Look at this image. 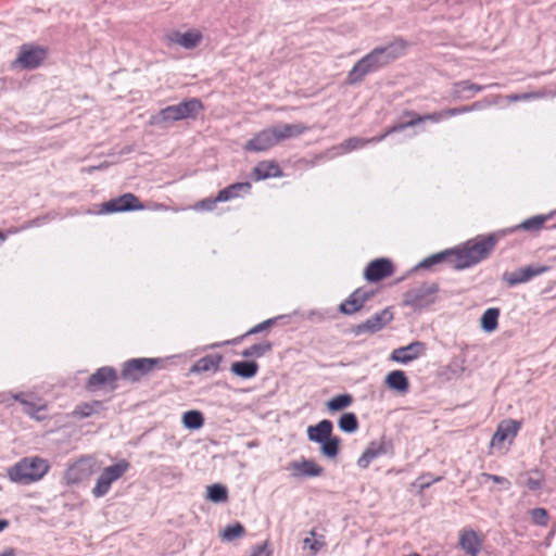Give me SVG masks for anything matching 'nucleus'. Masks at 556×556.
Segmentation results:
<instances>
[{"label":"nucleus","instance_id":"nucleus-1","mask_svg":"<svg viewBox=\"0 0 556 556\" xmlns=\"http://www.w3.org/2000/svg\"><path fill=\"white\" fill-rule=\"evenodd\" d=\"M500 233L478 236L465 243L438 252L441 263H448L455 270L472 267L486 260L497 244Z\"/></svg>","mask_w":556,"mask_h":556},{"label":"nucleus","instance_id":"nucleus-2","mask_svg":"<svg viewBox=\"0 0 556 556\" xmlns=\"http://www.w3.org/2000/svg\"><path fill=\"white\" fill-rule=\"evenodd\" d=\"M405 48L404 42H391L387 46H381L372 49L365 56L359 59L352 70L348 73L346 84L357 85L371 73H375L391 62L395 61L403 53Z\"/></svg>","mask_w":556,"mask_h":556},{"label":"nucleus","instance_id":"nucleus-3","mask_svg":"<svg viewBox=\"0 0 556 556\" xmlns=\"http://www.w3.org/2000/svg\"><path fill=\"white\" fill-rule=\"evenodd\" d=\"M50 470L47 459L39 456H27L9 467L8 478L17 484L28 485L41 480Z\"/></svg>","mask_w":556,"mask_h":556},{"label":"nucleus","instance_id":"nucleus-4","mask_svg":"<svg viewBox=\"0 0 556 556\" xmlns=\"http://www.w3.org/2000/svg\"><path fill=\"white\" fill-rule=\"evenodd\" d=\"M333 424L323 419L316 425L307 427L306 434L311 442L319 444L320 454L327 459H334L341 451V438L333 435Z\"/></svg>","mask_w":556,"mask_h":556},{"label":"nucleus","instance_id":"nucleus-5","mask_svg":"<svg viewBox=\"0 0 556 556\" xmlns=\"http://www.w3.org/2000/svg\"><path fill=\"white\" fill-rule=\"evenodd\" d=\"M173 358L174 356L130 358L123 364L121 376L124 380L139 382L154 370L166 369Z\"/></svg>","mask_w":556,"mask_h":556},{"label":"nucleus","instance_id":"nucleus-6","mask_svg":"<svg viewBox=\"0 0 556 556\" xmlns=\"http://www.w3.org/2000/svg\"><path fill=\"white\" fill-rule=\"evenodd\" d=\"M440 291L437 282H422L419 286L407 290L403 294L402 303L404 306L414 311H421L438 301V292Z\"/></svg>","mask_w":556,"mask_h":556},{"label":"nucleus","instance_id":"nucleus-7","mask_svg":"<svg viewBox=\"0 0 556 556\" xmlns=\"http://www.w3.org/2000/svg\"><path fill=\"white\" fill-rule=\"evenodd\" d=\"M48 48L34 43H24L20 48L18 55L14 61V65H17L22 70L26 71L36 70L48 58Z\"/></svg>","mask_w":556,"mask_h":556},{"label":"nucleus","instance_id":"nucleus-8","mask_svg":"<svg viewBox=\"0 0 556 556\" xmlns=\"http://www.w3.org/2000/svg\"><path fill=\"white\" fill-rule=\"evenodd\" d=\"M393 318L394 316L391 307H386L382 311L375 313L364 323L353 325L351 327V332L356 337L363 333L374 334L383 329L387 325H389L393 320Z\"/></svg>","mask_w":556,"mask_h":556},{"label":"nucleus","instance_id":"nucleus-9","mask_svg":"<svg viewBox=\"0 0 556 556\" xmlns=\"http://www.w3.org/2000/svg\"><path fill=\"white\" fill-rule=\"evenodd\" d=\"M393 318L394 316L391 307H386L382 311L375 313L364 323L353 325L351 327V332L356 337L363 333L374 334L383 329L387 325H389L393 320Z\"/></svg>","mask_w":556,"mask_h":556},{"label":"nucleus","instance_id":"nucleus-10","mask_svg":"<svg viewBox=\"0 0 556 556\" xmlns=\"http://www.w3.org/2000/svg\"><path fill=\"white\" fill-rule=\"evenodd\" d=\"M393 318L394 316L391 307H386L382 311L375 313L364 323L353 325L351 327V332L356 337L363 333L374 334L383 329L387 325H389L393 320Z\"/></svg>","mask_w":556,"mask_h":556},{"label":"nucleus","instance_id":"nucleus-11","mask_svg":"<svg viewBox=\"0 0 556 556\" xmlns=\"http://www.w3.org/2000/svg\"><path fill=\"white\" fill-rule=\"evenodd\" d=\"M94 472V460L90 456H83L72 464L64 473L66 484H78L87 479Z\"/></svg>","mask_w":556,"mask_h":556},{"label":"nucleus","instance_id":"nucleus-12","mask_svg":"<svg viewBox=\"0 0 556 556\" xmlns=\"http://www.w3.org/2000/svg\"><path fill=\"white\" fill-rule=\"evenodd\" d=\"M142 208L143 205L140 203L139 199L134 193L128 192L102 203L101 212L112 214Z\"/></svg>","mask_w":556,"mask_h":556},{"label":"nucleus","instance_id":"nucleus-13","mask_svg":"<svg viewBox=\"0 0 556 556\" xmlns=\"http://www.w3.org/2000/svg\"><path fill=\"white\" fill-rule=\"evenodd\" d=\"M394 273V265L391 260L386 257L376 258L367 264L364 270L366 281L379 282Z\"/></svg>","mask_w":556,"mask_h":556},{"label":"nucleus","instance_id":"nucleus-14","mask_svg":"<svg viewBox=\"0 0 556 556\" xmlns=\"http://www.w3.org/2000/svg\"><path fill=\"white\" fill-rule=\"evenodd\" d=\"M118 374L114 367L103 366L97 369L87 381L88 390H97L99 388L109 386L110 390L114 391L117 389Z\"/></svg>","mask_w":556,"mask_h":556},{"label":"nucleus","instance_id":"nucleus-15","mask_svg":"<svg viewBox=\"0 0 556 556\" xmlns=\"http://www.w3.org/2000/svg\"><path fill=\"white\" fill-rule=\"evenodd\" d=\"M404 115L410 117V119L406 122H401L389 127V132H400L408 127H414L426 121L438 123L444 118L451 117L450 114L447 113V109L425 115H419L415 111H405Z\"/></svg>","mask_w":556,"mask_h":556},{"label":"nucleus","instance_id":"nucleus-16","mask_svg":"<svg viewBox=\"0 0 556 556\" xmlns=\"http://www.w3.org/2000/svg\"><path fill=\"white\" fill-rule=\"evenodd\" d=\"M278 144L274 127H267L255 134L243 147L245 151L262 152Z\"/></svg>","mask_w":556,"mask_h":556},{"label":"nucleus","instance_id":"nucleus-17","mask_svg":"<svg viewBox=\"0 0 556 556\" xmlns=\"http://www.w3.org/2000/svg\"><path fill=\"white\" fill-rule=\"evenodd\" d=\"M554 214L555 213H551L548 215H535V216H532V217L523 220L521 224H519L517 226L500 229L497 231H494L493 233H500V236L497 238V242H498L501 239H503L507 235L513 233L519 229H522L528 232H535V231H539L544 226V224L554 216Z\"/></svg>","mask_w":556,"mask_h":556},{"label":"nucleus","instance_id":"nucleus-18","mask_svg":"<svg viewBox=\"0 0 556 556\" xmlns=\"http://www.w3.org/2000/svg\"><path fill=\"white\" fill-rule=\"evenodd\" d=\"M521 427V422L515 419H506L497 425L492 437L491 445H501L505 440L515 438Z\"/></svg>","mask_w":556,"mask_h":556},{"label":"nucleus","instance_id":"nucleus-19","mask_svg":"<svg viewBox=\"0 0 556 556\" xmlns=\"http://www.w3.org/2000/svg\"><path fill=\"white\" fill-rule=\"evenodd\" d=\"M488 86L471 83L470 80H459L452 85L451 97L454 100H469L478 92L484 90Z\"/></svg>","mask_w":556,"mask_h":556},{"label":"nucleus","instance_id":"nucleus-20","mask_svg":"<svg viewBox=\"0 0 556 556\" xmlns=\"http://www.w3.org/2000/svg\"><path fill=\"white\" fill-rule=\"evenodd\" d=\"M425 350V343L420 341H414L406 346H402L395 349L391 354V359L401 363L407 364L414 359H416Z\"/></svg>","mask_w":556,"mask_h":556},{"label":"nucleus","instance_id":"nucleus-21","mask_svg":"<svg viewBox=\"0 0 556 556\" xmlns=\"http://www.w3.org/2000/svg\"><path fill=\"white\" fill-rule=\"evenodd\" d=\"M386 453L387 443L383 439L380 442L372 441L357 459V466L362 469H366L374 459L384 455Z\"/></svg>","mask_w":556,"mask_h":556},{"label":"nucleus","instance_id":"nucleus-22","mask_svg":"<svg viewBox=\"0 0 556 556\" xmlns=\"http://www.w3.org/2000/svg\"><path fill=\"white\" fill-rule=\"evenodd\" d=\"M175 108L177 110L179 121L188 118L195 119L204 109L202 101L198 98L186 99L180 103L175 104Z\"/></svg>","mask_w":556,"mask_h":556},{"label":"nucleus","instance_id":"nucleus-23","mask_svg":"<svg viewBox=\"0 0 556 556\" xmlns=\"http://www.w3.org/2000/svg\"><path fill=\"white\" fill-rule=\"evenodd\" d=\"M224 356L219 353L208 354L201 358H199L190 368V374H201L213 371L216 372L219 370L220 363L223 362Z\"/></svg>","mask_w":556,"mask_h":556},{"label":"nucleus","instance_id":"nucleus-24","mask_svg":"<svg viewBox=\"0 0 556 556\" xmlns=\"http://www.w3.org/2000/svg\"><path fill=\"white\" fill-rule=\"evenodd\" d=\"M253 174L256 180L279 178L283 176L282 169L275 160L258 162L253 169Z\"/></svg>","mask_w":556,"mask_h":556},{"label":"nucleus","instance_id":"nucleus-25","mask_svg":"<svg viewBox=\"0 0 556 556\" xmlns=\"http://www.w3.org/2000/svg\"><path fill=\"white\" fill-rule=\"evenodd\" d=\"M384 384L393 391L405 394L409 391L410 384L405 371L395 369L384 378Z\"/></svg>","mask_w":556,"mask_h":556},{"label":"nucleus","instance_id":"nucleus-26","mask_svg":"<svg viewBox=\"0 0 556 556\" xmlns=\"http://www.w3.org/2000/svg\"><path fill=\"white\" fill-rule=\"evenodd\" d=\"M290 467L295 471V477H318L325 469L313 459L303 458L301 462H292Z\"/></svg>","mask_w":556,"mask_h":556},{"label":"nucleus","instance_id":"nucleus-27","mask_svg":"<svg viewBox=\"0 0 556 556\" xmlns=\"http://www.w3.org/2000/svg\"><path fill=\"white\" fill-rule=\"evenodd\" d=\"M252 185L249 181L235 182L222 189L217 193V200L227 202L251 192Z\"/></svg>","mask_w":556,"mask_h":556},{"label":"nucleus","instance_id":"nucleus-28","mask_svg":"<svg viewBox=\"0 0 556 556\" xmlns=\"http://www.w3.org/2000/svg\"><path fill=\"white\" fill-rule=\"evenodd\" d=\"M174 122H179L175 105H168L152 114L149 118L150 126L167 127Z\"/></svg>","mask_w":556,"mask_h":556},{"label":"nucleus","instance_id":"nucleus-29","mask_svg":"<svg viewBox=\"0 0 556 556\" xmlns=\"http://www.w3.org/2000/svg\"><path fill=\"white\" fill-rule=\"evenodd\" d=\"M260 365L253 359L233 362L230 371L242 379H251L257 375Z\"/></svg>","mask_w":556,"mask_h":556},{"label":"nucleus","instance_id":"nucleus-30","mask_svg":"<svg viewBox=\"0 0 556 556\" xmlns=\"http://www.w3.org/2000/svg\"><path fill=\"white\" fill-rule=\"evenodd\" d=\"M278 143L294 137H299L307 130L303 124H278L273 126Z\"/></svg>","mask_w":556,"mask_h":556},{"label":"nucleus","instance_id":"nucleus-31","mask_svg":"<svg viewBox=\"0 0 556 556\" xmlns=\"http://www.w3.org/2000/svg\"><path fill=\"white\" fill-rule=\"evenodd\" d=\"M393 132H389V128H387L381 135L375 136L368 139L359 138V137H351L343 141L342 147L346 152L362 149L366 147L369 143H378L382 140H384L388 136L392 135Z\"/></svg>","mask_w":556,"mask_h":556},{"label":"nucleus","instance_id":"nucleus-32","mask_svg":"<svg viewBox=\"0 0 556 556\" xmlns=\"http://www.w3.org/2000/svg\"><path fill=\"white\" fill-rule=\"evenodd\" d=\"M128 468L129 463L125 459H122L118 463L104 468L99 477L105 480V482L112 484L114 481L119 479Z\"/></svg>","mask_w":556,"mask_h":556},{"label":"nucleus","instance_id":"nucleus-33","mask_svg":"<svg viewBox=\"0 0 556 556\" xmlns=\"http://www.w3.org/2000/svg\"><path fill=\"white\" fill-rule=\"evenodd\" d=\"M501 311L497 307H490L484 311L480 318V327L484 332L491 333L498 327Z\"/></svg>","mask_w":556,"mask_h":556},{"label":"nucleus","instance_id":"nucleus-34","mask_svg":"<svg viewBox=\"0 0 556 556\" xmlns=\"http://www.w3.org/2000/svg\"><path fill=\"white\" fill-rule=\"evenodd\" d=\"M459 545L469 555L476 556L479 552L481 541L473 530L464 531L459 539Z\"/></svg>","mask_w":556,"mask_h":556},{"label":"nucleus","instance_id":"nucleus-35","mask_svg":"<svg viewBox=\"0 0 556 556\" xmlns=\"http://www.w3.org/2000/svg\"><path fill=\"white\" fill-rule=\"evenodd\" d=\"M202 40V35L199 31H186V33H176L173 41L180 45L185 49H193L195 48Z\"/></svg>","mask_w":556,"mask_h":556},{"label":"nucleus","instance_id":"nucleus-36","mask_svg":"<svg viewBox=\"0 0 556 556\" xmlns=\"http://www.w3.org/2000/svg\"><path fill=\"white\" fill-rule=\"evenodd\" d=\"M182 425L188 430H199L204 425V416L200 410H187L182 415Z\"/></svg>","mask_w":556,"mask_h":556},{"label":"nucleus","instance_id":"nucleus-37","mask_svg":"<svg viewBox=\"0 0 556 556\" xmlns=\"http://www.w3.org/2000/svg\"><path fill=\"white\" fill-rule=\"evenodd\" d=\"M206 498L219 504L228 501V489L222 483H214L206 489Z\"/></svg>","mask_w":556,"mask_h":556},{"label":"nucleus","instance_id":"nucleus-38","mask_svg":"<svg viewBox=\"0 0 556 556\" xmlns=\"http://www.w3.org/2000/svg\"><path fill=\"white\" fill-rule=\"evenodd\" d=\"M274 344L269 341H263L261 343H255L241 352L242 357L252 358V357H262L266 353L273 350Z\"/></svg>","mask_w":556,"mask_h":556},{"label":"nucleus","instance_id":"nucleus-39","mask_svg":"<svg viewBox=\"0 0 556 556\" xmlns=\"http://www.w3.org/2000/svg\"><path fill=\"white\" fill-rule=\"evenodd\" d=\"M338 427L345 433L356 432L359 427L357 416L352 412L343 413L338 420Z\"/></svg>","mask_w":556,"mask_h":556},{"label":"nucleus","instance_id":"nucleus-40","mask_svg":"<svg viewBox=\"0 0 556 556\" xmlns=\"http://www.w3.org/2000/svg\"><path fill=\"white\" fill-rule=\"evenodd\" d=\"M102 408L101 401H92L90 403L83 402L74 408L72 415L75 418L83 419L91 416L94 412Z\"/></svg>","mask_w":556,"mask_h":556},{"label":"nucleus","instance_id":"nucleus-41","mask_svg":"<svg viewBox=\"0 0 556 556\" xmlns=\"http://www.w3.org/2000/svg\"><path fill=\"white\" fill-rule=\"evenodd\" d=\"M277 319H278L277 317L268 318V319L255 325L254 327H252L244 334L237 337L232 340H228V341L224 342V344H239L243 340V338H245L248 336L260 333V332L270 328L271 326H274L276 324Z\"/></svg>","mask_w":556,"mask_h":556},{"label":"nucleus","instance_id":"nucleus-42","mask_svg":"<svg viewBox=\"0 0 556 556\" xmlns=\"http://www.w3.org/2000/svg\"><path fill=\"white\" fill-rule=\"evenodd\" d=\"M353 402V396L349 393L339 394L333 396L327 402V408L331 413L343 410L349 407Z\"/></svg>","mask_w":556,"mask_h":556},{"label":"nucleus","instance_id":"nucleus-43","mask_svg":"<svg viewBox=\"0 0 556 556\" xmlns=\"http://www.w3.org/2000/svg\"><path fill=\"white\" fill-rule=\"evenodd\" d=\"M362 305L358 302V299L354 295L352 292L348 299H345L340 305H339V312L343 315H353L362 309Z\"/></svg>","mask_w":556,"mask_h":556},{"label":"nucleus","instance_id":"nucleus-44","mask_svg":"<svg viewBox=\"0 0 556 556\" xmlns=\"http://www.w3.org/2000/svg\"><path fill=\"white\" fill-rule=\"evenodd\" d=\"M551 270V266L544 265H528L526 267L520 268V274L522 275V279L525 282L529 281L533 277L542 275L546 271Z\"/></svg>","mask_w":556,"mask_h":556},{"label":"nucleus","instance_id":"nucleus-45","mask_svg":"<svg viewBox=\"0 0 556 556\" xmlns=\"http://www.w3.org/2000/svg\"><path fill=\"white\" fill-rule=\"evenodd\" d=\"M245 532V528L240 522H235L232 525H228L223 531V539L225 541L231 542L240 536H242Z\"/></svg>","mask_w":556,"mask_h":556},{"label":"nucleus","instance_id":"nucleus-46","mask_svg":"<svg viewBox=\"0 0 556 556\" xmlns=\"http://www.w3.org/2000/svg\"><path fill=\"white\" fill-rule=\"evenodd\" d=\"M309 534L311 538H305L303 540L304 548L307 547L313 552V554H317L326 545V542L324 541V536L316 539L315 529H313Z\"/></svg>","mask_w":556,"mask_h":556},{"label":"nucleus","instance_id":"nucleus-47","mask_svg":"<svg viewBox=\"0 0 556 556\" xmlns=\"http://www.w3.org/2000/svg\"><path fill=\"white\" fill-rule=\"evenodd\" d=\"M529 514H530L531 520L534 525L540 526V527L547 526L548 513L545 508H542V507L532 508L529 511Z\"/></svg>","mask_w":556,"mask_h":556},{"label":"nucleus","instance_id":"nucleus-48","mask_svg":"<svg viewBox=\"0 0 556 556\" xmlns=\"http://www.w3.org/2000/svg\"><path fill=\"white\" fill-rule=\"evenodd\" d=\"M502 280L505 281L508 287H515L517 285L525 283L522 275L520 274V268L516 269L515 271H505L502 275Z\"/></svg>","mask_w":556,"mask_h":556},{"label":"nucleus","instance_id":"nucleus-49","mask_svg":"<svg viewBox=\"0 0 556 556\" xmlns=\"http://www.w3.org/2000/svg\"><path fill=\"white\" fill-rule=\"evenodd\" d=\"M441 256L439 253H434L432 255H429L428 257L424 258L420 263H418L414 268L413 271H416L418 269H430L435 265L441 264Z\"/></svg>","mask_w":556,"mask_h":556},{"label":"nucleus","instance_id":"nucleus-50","mask_svg":"<svg viewBox=\"0 0 556 556\" xmlns=\"http://www.w3.org/2000/svg\"><path fill=\"white\" fill-rule=\"evenodd\" d=\"M219 202H222V200H217V195L215 198H205L194 204V210L213 211Z\"/></svg>","mask_w":556,"mask_h":556},{"label":"nucleus","instance_id":"nucleus-51","mask_svg":"<svg viewBox=\"0 0 556 556\" xmlns=\"http://www.w3.org/2000/svg\"><path fill=\"white\" fill-rule=\"evenodd\" d=\"M110 488L111 484L99 477L94 488L92 489V494L94 497H102L110 491Z\"/></svg>","mask_w":556,"mask_h":556},{"label":"nucleus","instance_id":"nucleus-52","mask_svg":"<svg viewBox=\"0 0 556 556\" xmlns=\"http://www.w3.org/2000/svg\"><path fill=\"white\" fill-rule=\"evenodd\" d=\"M354 295L358 299V302L361 303L362 307H364L365 303L374 298L375 291L368 290L366 288H357L353 291Z\"/></svg>","mask_w":556,"mask_h":556},{"label":"nucleus","instance_id":"nucleus-53","mask_svg":"<svg viewBox=\"0 0 556 556\" xmlns=\"http://www.w3.org/2000/svg\"><path fill=\"white\" fill-rule=\"evenodd\" d=\"M481 477L486 480H492L494 483L503 485L505 490H508L511 485L510 481L502 476L483 472L481 473Z\"/></svg>","mask_w":556,"mask_h":556},{"label":"nucleus","instance_id":"nucleus-54","mask_svg":"<svg viewBox=\"0 0 556 556\" xmlns=\"http://www.w3.org/2000/svg\"><path fill=\"white\" fill-rule=\"evenodd\" d=\"M544 483L543 477L540 475L539 478L528 477L525 485L529 491H539L542 489Z\"/></svg>","mask_w":556,"mask_h":556},{"label":"nucleus","instance_id":"nucleus-55","mask_svg":"<svg viewBox=\"0 0 556 556\" xmlns=\"http://www.w3.org/2000/svg\"><path fill=\"white\" fill-rule=\"evenodd\" d=\"M22 404L24 405V412L29 415L30 417L37 418L36 413L40 409L35 403L29 401H22Z\"/></svg>","mask_w":556,"mask_h":556},{"label":"nucleus","instance_id":"nucleus-56","mask_svg":"<svg viewBox=\"0 0 556 556\" xmlns=\"http://www.w3.org/2000/svg\"><path fill=\"white\" fill-rule=\"evenodd\" d=\"M441 479H442L441 477L431 479L430 475H422L418 478L417 481L419 482V486L421 489H426V488L430 486L433 482L440 481Z\"/></svg>","mask_w":556,"mask_h":556},{"label":"nucleus","instance_id":"nucleus-57","mask_svg":"<svg viewBox=\"0 0 556 556\" xmlns=\"http://www.w3.org/2000/svg\"><path fill=\"white\" fill-rule=\"evenodd\" d=\"M469 112H472L471 111V105H464V106H459V108H450L447 109V113L450 114V116H456V115H460V114H464V113H469Z\"/></svg>","mask_w":556,"mask_h":556},{"label":"nucleus","instance_id":"nucleus-58","mask_svg":"<svg viewBox=\"0 0 556 556\" xmlns=\"http://www.w3.org/2000/svg\"><path fill=\"white\" fill-rule=\"evenodd\" d=\"M490 102L488 100H479V101H476L473 102L471 105V111H479V110H483L488 106H490Z\"/></svg>","mask_w":556,"mask_h":556},{"label":"nucleus","instance_id":"nucleus-59","mask_svg":"<svg viewBox=\"0 0 556 556\" xmlns=\"http://www.w3.org/2000/svg\"><path fill=\"white\" fill-rule=\"evenodd\" d=\"M266 544L256 545L253 548V553L251 556H263L265 554Z\"/></svg>","mask_w":556,"mask_h":556},{"label":"nucleus","instance_id":"nucleus-60","mask_svg":"<svg viewBox=\"0 0 556 556\" xmlns=\"http://www.w3.org/2000/svg\"><path fill=\"white\" fill-rule=\"evenodd\" d=\"M108 166H109V163H108V162H103V163H101V164H100V165H98V166H90V167L88 168V172H89V173H92L93 170L104 169V168H106Z\"/></svg>","mask_w":556,"mask_h":556},{"label":"nucleus","instance_id":"nucleus-61","mask_svg":"<svg viewBox=\"0 0 556 556\" xmlns=\"http://www.w3.org/2000/svg\"><path fill=\"white\" fill-rule=\"evenodd\" d=\"M10 525V521L8 519H0V532H2L4 529H7Z\"/></svg>","mask_w":556,"mask_h":556},{"label":"nucleus","instance_id":"nucleus-62","mask_svg":"<svg viewBox=\"0 0 556 556\" xmlns=\"http://www.w3.org/2000/svg\"><path fill=\"white\" fill-rule=\"evenodd\" d=\"M0 556H15V553L13 548H8L4 552H2Z\"/></svg>","mask_w":556,"mask_h":556},{"label":"nucleus","instance_id":"nucleus-63","mask_svg":"<svg viewBox=\"0 0 556 556\" xmlns=\"http://www.w3.org/2000/svg\"><path fill=\"white\" fill-rule=\"evenodd\" d=\"M13 399H14L15 401H18L21 404H22V401H26V400L24 399V394H23V393L14 394V395H13Z\"/></svg>","mask_w":556,"mask_h":556},{"label":"nucleus","instance_id":"nucleus-64","mask_svg":"<svg viewBox=\"0 0 556 556\" xmlns=\"http://www.w3.org/2000/svg\"><path fill=\"white\" fill-rule=\"evenodd\" d=\"M556 533V525L553 527V529L549 531V533L547 534V539H551L555 535Z\"/></svg>","mask_w":556,"mask_h":556}]
</instances>
